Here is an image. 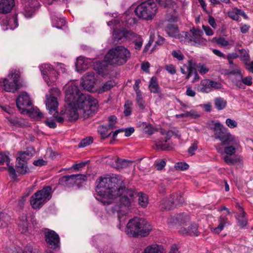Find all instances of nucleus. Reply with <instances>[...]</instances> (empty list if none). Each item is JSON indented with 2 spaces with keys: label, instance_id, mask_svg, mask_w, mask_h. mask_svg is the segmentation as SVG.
Wrapping results in <instances>:
<instances>
[{
  "label": "nucleus",
  "instance_id": "obj_1",
  "mask_svg": "<svg viewBox=\"0 0 253 253\" xmlns=\"http://www.w3.org/2000/svg\"><path fill=\"white\" fill-rule=\"evenodd\" d=\"M96 197L103 205L116 204L114 212L118 213L121 222L122 211L126 213L129 210L135 197H138V203L142 208H146L148 204L147 196L142 192L136 193L131 189L126 188L123 179L119 176L100 177L96 186Z\"/></svg>",
  "mask_w": 253,
  "mask_h": 253
},
{
  "label": "nucleus",
  "instance_id": "obj_2",
  "mask_svg": "<svg viewBox=\"0 0 253 253\" xmlns=\"http://www.w3.org/2000/svg\"><path fill=\"white\" fill-rule=\"evenodd\" d=\"M65 100L69 105H74L77 108L66 110L65 118L69 121L77 120L79 114L87 118L94 114L98 107V101L89 94L82 93L74 83L68 85Z\"/></svg>",
  "mask_w": 253,
  "mask_h": 253
},
{
  "label": "nucleus",
  "instance_id": "obj_3",
  "mask_svg": "<svg viewBox=\"0 0 253 253\" xmlns=\"http://www.w3.org/2000/svg\"><path fill=\"white\" fill-rule=\"evenodd\" d=\"M131 53L123 45H118L110 49L105 57V61L114 66L125 64L130 59Z\"/></svg>",
  "mask_w": 253,
  "mask_h": 253
},
{
  "label": "nucleus",
  "instance_id": "obj_4",
  "mask_svg": "<svg viewBox=\"0 0 253 253\" xmlns=\"http://www.w3.org/2000/svg\"><path fill=\"white\" fill-rule=\"evenodd\" d=\"M151 230V225L146 220L135 217L129 220L126 228V232L129 236L135 237L136 236H146Z\"/></svg>",
  "mask_w": 253,
  "mask_h": 253
},
{
  "label": "nucleus",
  "instance_id": "obj_5",
  "mask_svg": "<svg viewBox=\"0 0 253 253\" xmlns=\"http://www.w3.org/2000/svg\"><path fill=\"white\" fill-rule=\"evenodd\" d=\"M158 7L153 0H147L139 4L135 8L136 15L140 19L152 20L157 12Z\"/></svg>",
  "mask_w": 253,
  "mask_h": 253
},
{
  "label": "nucleus",
  "instance_id": "obj_6",
  "mask_svg": "<svg viewBox=\"0 0 253 253\" xmlns=\"http://www.w3.org/2000/svg\"><path fill=\"white\" fill-rule=\"evenodd\" d=\"M213 131L214 137L219 140L222 145H225L230 143L236 144L235 136L230 132L225 131V127L219 122L215 123L214 126L211 127Z\"/></svg>",
  "mask_w": 253,
  "mask_h": 253
},
{
  "label": "nucleus",
  "instance_id": "obj_7",
  "mask_svg": "<svg viewBox=\"0 0 253 253\" xmlns=\"http://www.w3.org/2000/svg\"><path fill=\"white\" fill-rule=\"evenodd\" d=\"M213 131L214 137L219 140L222 145H225L230 143L236 144L235 136L230 132L225 131V127L219 122L215 123L214 126L211 127Z\"/></svg>",
  "mask_w": 253,
  "mask_h": 253
},
{
  "label": "nucleus",
  "instance_id": "obj_8",
  "mask_svg": "<svg viewBox=\"0 0 253 253\" xmlns=\"http://www.w3.org/2000/svg\"><path fill=\"white\" fill-rule=\"evenodd\" d=\"M51 187H44L42 190L36 192L31 198L30 203L33 208L40 209L51 198Z\"/></svg>",
  "mask_w": 253,
  "mask_h": 253
},
{
  "label": "nucleus",
  "instance_id": "obj_9",
  "mask_svg": "<svg viewBox=\"0 0 253 253\" xmlns=\"http://www.w3.org/2000/svg\"><path fill=\"white\" fill-rule=\"evenodd\" d=\"M19 78V72L15 69L11 70L7 77L3 79V89L6 92H15L20 87Z\"/></svg>",
  "mask_w": 253,
  "mask_h": 253
},
{
  "label": "nucleus",
  "instance_id": "obj_10",
  "mask_svg": "<svg viewBox=\"0 0 253 253\" xmlns=\"http://www.w3.org/2000/svg\"><path fill=\"white\" fill-rule=\"evenodd\" d=\"M203 35V32L201 30L193 27L188 32H182V36L193 44L198 45L203 44L205 42L202 37Z\"/></svg>",
  "mask_w": 253,
  "mask_h": 253
},
{
  "label": "nucleus",
  "instance_id": "obj_11",
  "mask_svg": "<svg viewBox=\"0 0 253 253\" xmlns=\"http://www.w3.org/2000/svg\"><path fill=\"white\" fill-rule=\"evenodd\" d=\"M221 87L222 84L218 82L210 79H203L196 88L198 92L208 93L214 89L221 88Z\"/></svg>",
  "mask_w": 253,
  "mask_h": 253
},
{
  "label": "nucleus",
  "instance_id": "obj_12",
  "mask_svg": "<svg viewBox=\"0 0 253 253\" xmlns=\"http://www.w3.org/2000/svg\"><path fill=\"white\" fill-rule=\"evenodd\" d=\"M43 78L48 85H51L56 80V71L50 64H43L39 66Z\"/></svg>",
  "mask_w": 253,
  "mask_h": 253
},
{
  "label": "nucleus",
  "instance_id": "obj_13",
  "mask_svg": "<svg viewBox=\"0 0 253 253\" xmlns=\"http://www.w3.org/2000/svg\"><path fill=\"white\" fill-rule=\"evenodd\" d=\"M231 74L235 75L236 80L233 81L235 84L240 88L244 89V84L250 86L252 84V78L251 76L243 78L240 70L237 68L234 71L231 72Z\"/></svg>",
  "mask_w": 253,
  "mask_h": 253
},
{
  "label": "nucleus",
  "instance_id": "obj_14",
  "mask_svg": "<svg viewBox=\"0 0 253 253\" xmlns=\"http://www.w3.org/2000/svg\"><path fill=\"white\" fill-rule=\"evenodd\" d=\"M25 6L23 10V14L26 18L32 17L35 11L40 6L39 2L38 0H24Z\"/></svg>",
  "mask_w": 253,
  "mask_h": 253
},
{
  "label": "nucleus",
  "instance_id": "obj_15",
  "mask_svg": "<svg viewBox=\"0 0 253 253\" xmlns=\"http://www.w3.org/2000/svg\"><path fill=\"white\" fill-rule=\"evenodd\" d=\"M45 97V104L46 109L48 110L50 114L55 115L57 113L59 105L57 98L53 96L52 92L46 94Z\"/></svg>",
  "mask_w": 253,
  "mask_h": 253
},
{
  "label": "nucleus",
  "instance_id": "obj_16",
  "mask_svg": "<svg viewBox=\"0 0 253 253\" xmlns=\"http://www.w3.org/2000/svg\"><path fill=\"white\" fill-rule=\"evenodd\" d=\"M32 104V100L26 92H22L16 99L17 106L22 112L25 110L26 107L30 106Z\"/></svg>",
  "mask_w": 253,
  "mask_h": 253
},
{
  "label": "nucleus",
  "instance_id": "obj_17",
  "mask_svg": "<svg viewBox=\"0 0 253 253\" xmlns=\"http://www.w3.org/2000/svg\"><path fill=\"white\" fill-rule=\"evenodd\" d=\"M94 73L92 72L87 73L83 78L81 85L82 87L88 91H92L95 83Z\"/></svg>",
  "mask_w": 253,
  "mask_h": 253
},
{
  "label": "nucleus",
  "instance_id": "obj_18",
  "mask_svg": "<svg viewBox=\"0 0 253 253\" xmlns=\"http://www.w3.org/2000/svg\"><path fill=\"white\" fill-rule=\"evenodd\" d=\"M165 31L169 36L182 41V32L180 33L178 26L176 24L169 23L165 27Z\"/></svg>",
  "mask_w": 253,
  "mask_h": 253
},
{
  "label": "nucleus",
  "instance_id": "obj_19",
  "mask_svg": "<svg viewBox=\"0 0 253 253\" xmlns=\"http://www.w3.org/2000/svg\"><path fill=\"white\" fill-rule=\"evenodd\" d=\"M91 62V61L90 59L80 56L77 58L76 63V68L77 71L82 73V72L85 71L88 68Z\"/></svg>",
  "mask_w": 253,
  "mask_h": 253
},
{
  "label": "nucleus",
  "instance_id": "obj_20",
  "mask_svg": "<svg viewBox=\"0 0 253 253\" xmlns=\"http://www.w3.org/2000/svg\"><path fill=\"white\" fill-rule=\"evenodd\" d=\"M132 31L126 30V29L123 30H114L113 36L114 42H120L123 41L124 39L128 40L129 39V33Z\"/></svg>",
  "mask_w": 253,
  "mask_h": 253
},
{
  "label": "nucleus",
  "instance_id": "obj_21",
  "mask_svg": "<svg viewBox=\"0 0 253 253\" xmlns=\"http://www.w3.org/2000/svg\"><path fill=\"white\" fill-rule=\"evenodd\" d=\"M35 153V149L33 147H28L24 151H19L17 154V158L19 161L26 162L32 157Z\"/></svg>",
  "mask_w": 253,
  "mask_h": 253
},
{
  "label": "nucleus",
  "instance_id": "obj_22",
  "mask_svg": "<svg viewBox=\"0 0 253 253\" xmlns=\"http://www.w3.org/2000/svg\"><path fill=\"white\" fill-rule=\"evenodd\" d=\"M179 232L183 235L190 236H198L199 235V231L198 230V225L195 223H192L188 228V230L185 228H181Z\"/></svg>",
  "mask_w": 253,
  "mask_h": 253
},
{
  "label": "nucleus",
  "instance_id": "obj_23",
  "mask_svg": "<svg viewBox=\"0 0 253 253\" xmlns=\"http://www.w3.org/2000/svg\"><path fill=\"white\" fill-rule=\"evenodd\" d=\"M14 5V0H1L0 1V13L9 12Z\"/></svg>",
  "mask_w": 253,
  "mask_h": 253
},
{
  "label": "nucleus",
  "instance_id": "obj_24",
  "mask_svg": "<svg viewBox=\"0 0 253 253\" xmlns=\"http://www.w3.org/2000/svg\"><path fill=\"white\" fill-rule=\"evenodd\" d=\"M129 39L128 40L131 41L135 44L134 48L136 50H140L143 44L142 38L133 32L129 33Z\"/></svg>",
  "mask_w": 253,
  "mask_h": 253
},
{
  "label": "nucleus",
  "instance_id": "obj_25",
  "mask_svg": "<svg viewBox=\"0 0 253 253\" xmlns=\"http://www.w3.org/2000/svg\"><path fill=\"white\" fill-rule=\"evenodd\" d=\"M142 253H165L162 245L154 244L148 246Z\"/></svg>",
  "mask_w": 253,
  "mask_h": 253
},
{
  "label": "nucleus",
  "instance_id": "obj_26",
  "mask_svg": "<svg viewBox=\"0 0 253 253\" xmlns=\"http://www.w3.org/2000/svg\"><path fill=\"white\" fill-rule=\"evenodd\" d=\"M235 140L236 141V144H234V143H230L229 144H226V145H228L224 148V152L227 155H233L236 152V149L240 146V141L238 138L235 137Z\"/></svg>",
  "mask_w": 253,
  "mask_h": 253
},
{
  "label": "nucleus",
  "instance_id": "obj_27",
  "mask_svg": "<svg viewBox=\"0 0 253 253\" xmlns=\"http://www.w3.org/2000/svg\"><path fill=\"white\" fill-rule=\"evenodd\" d=\"M178 197L177 195H172L170 198L162 201L161 205L163 208L170 210L174 207V198Z\"/></svg>",
  "mask_w": 253,
  "mask_h": 253
},
{
  "label": "nucleus",
  "instance_id": "obj_28",
  "mask_svg": "<svg viewBox=\"0 0 253 253\" xmlns=\"http://www.w3.org/2000/svg\"><path fill=\"white\" fill-rule=\"evenodd\" d=\"M50 13L53 26L58 29L61 28L65 24V19L63 18H59L51 11Z\"/></svg>",
  "mask_w": 253,
  "mask_h": 253
},
{
  "label": "nucleus",
  "instance_id": "obj_29",
  "mask_svg": "<svg viewBox=\"0 0 253 253\" xmlns=\"http://www.w3.org/2000/svg\"><path fill=\"white\" fill-rule=\"evenodd\" d=\"M16 166L17 171L20 174H25L30 172L27 168L26 162L19 161V159H16Z\"/></svg>",
  "mask_w": 253,
  "mask_h": 253
},
{
  "label": "nucleus",
  "instance_id": "obj_30",
  "mask_svg": "<svg viewBox=\"0 0 253 253\" xmlns=\"http://www.w3.org/2000/svg\"><path fill=\"white\" fill-rule=\"evenodd\" d=\"M218 221L219 223L218 226L212 229L213 232L217 234L219 233L225 226L230 224L228 219L225 216H220Z\"/></svg>",
  "mask_w": 253,
  "mask_h": 253
},
{
  "label": "nucleus",
  "instance_id": "obj_31",
  "mask_svg": "<svg viewBox=\"0 0 253 253\" xmlns=\"http://www.w3.org/2000/svg\"><path fill=\"white\" fill-rule=\"evenodd\" d=\"M149 88L150 91L154 93H158L160 92V87L156 77L153 76L151 78L149 82Z\"/></svg>",
  "mask_w": 253,
  "mask_h": 253
},
{
  "label": "nucleus",
  "instance_id": "obj_32",
  "mask_svg": "<svg viewBox=\"0 0 253 253\" xmlns=\"http://www.w3.org/2000/svg\"><path fill=\"white\" fill-rule=\"evenodd\" d=\"M156 145L158 149L163 151H169L172 149L171 145L167 142V141L160 139L156 142Z\"/></svg>",
  "mask_w": 253,
  "mask_h": 253
},
{
  "label": "nucleus",
  "instance_id": "obj_33",
  "mask_svg": "<svg viewBox=\"0 0 253 253\" xmlns=\"http://www.w3.org/2000/svg\"><path fill=\"white\" fill-rule=\"evenodd\" d=\"M18 224L19 230L21 233H24L27 232L28 230V223L25 215H23L19 217V221Z\"/></svg>",
  "mask_w": 253,
  "mask_h": 253
},
{
  "label": "nucleus",
  "instance_id": "obj_34",
  "mask_svg": "<svg viewBox=\"0 0 253 253\" xmlns=\"http://www.w3.org/2000/svg\"><path fill=\"white\" fill-rule=\"evenodd\" d=\"M48 247L53 250L60 248L59 238H45Z\"/></svg>",
  "mask_w": 253,
  "mask_h": 253
},
{
  "label": "nucleus",
  "instance_id": "obj_35",
  "mask_svg": "<svg viewBox=\"0 0 253 253\" xmlns=\"http://www.w3.org/2000/svg\"><path fill=\"white\" fill-rule=\"evenodd\" d=\"M175 223L184 224L190 220L189 216L184 213L177 214L175 217Z\"/></svg>",
  "mask_w": 253,
  "mask_h": 253
},
{
  "label": "nucleus",
  "instance_id": "obj_36",
  "mask_svg": "<svg viewBox=\"0 0 253 253\" xmlns=\"http://www.w3.org/2000/svg\"><path fill=\"white\" fill-rule=\"evenodd\" d=\"M116 163L115 168L117 169H122L127 167L132 164V161L126 159L117 158L115 161Z\"/></svg>",
  "mask_w": 253,
  "mask_h": 253
},
{
  "label": "nucleus",
  "instance_id": "obj_37",
  "mask_svg": "<svg viewBox=\"0 0 253 253\" xmlns=\"http://www.w3.org/2000/svg\"><path fill=\"white\" fill-rule=\"evenodd\" d=\"M140 126L143 129L144 132L149 135H152L156 131V128L150 123L142 122Z\"/></svg>",
  "mask_w": 253,
  "mask_h": 253
},
{
  "label": "nucleus",
  "instance_id": "obj_38",
  "mask_svg": "<svg viewBox=\"0 0 253 253\" xmlns=\"http://www.w3.org/2000/svg\"><path fill=\"white\" fill-rule=\"evenodd\" d=\"M215 107L218 110L224 109L227 105V101L221 97H217L214 99Z\"/></svg>",
  "mask_w": 253,
  "mask_h": 253
},
{
  "label": "nucleus",
  "instance_id": "obj_39",
  "mask_svg": "<svg viewBox=\"0 0 253 253\" xmlns=\"http://www.w3.org/2000/svg\"><path fill=\"white\" fill-rule=\"evenodd\" d=\"M116 85V83L114 81L110 80L106 82L101 87L98 89V92L102 93L107 91Z\"/></svg>",
  "mask_w": 253,
  "mask_h": 253
},
{
  "label": "nucleus",
  "instance_id": "obj_40",
  "mask_svg": "<svg viewBox=\"0 0 253 253\" xmlns=\"http://www.w3.org/2000/svg\"><path fill=\"white\" fill-rule=\"evenodd\" d=\"M60 182L66 186H70L76 183L75 177H72L71 175L63 176L60 179Z\"/></svg>",
  "mask_w": 253,
  "mask_h": 253
},
{
  "label": "nucleus",
  "instance_id": "obj_41",
  "mask_svg": "<svg viewBox=\"0 0 253 253\" xmlns=\"http://www.w3.org/2000/svg\"><path fill=\"white\" fill-rule=\"evenodd\" d=\"M6 27H3L4 30H7L8 29H14L18 26L17 19L16 17H13L10 18L8 22H5Z\"/></svg>",
  "mask_w": 253,
  "mask_h": 253
},
{
  "label": "nucleus",
  "instance_id": "obj_42",
  "mask_svg": "<svg viewBox=\"0 0 253 253\" xmlns=\"http://www.w3.org/2000/svg\"><path fill=\"white\" fill-rule=\"evenodd\" d=\"M29 116L36 120H40L43 117V114L38 108H32L28 111Z\"/></svg>",
  "mask_w": 253,
  "mask_h": 253
},
{
  "label": "nucleus",
  "instance_id": "obj_43",
  "mask_svg": "<svg viewBox=\"0 0 253 253\" xmlns=\"http://www.w3.org/2000/svg\"><path fill=\"white\" fill-rule=\"evenodd\" d=\"M196 69L194 68V63L192 60L188 61V66L187 67V73L186 79L189 80L192 74H194Z\"/></svg>",
  "mask_w": 253,
  "mask_h": 253
},
{
  "label": "nucleus",
  "instance_id": "obj_44",
  "mask_svg": "<svg viewBox=\"0 0 253 253\" xmlns=\"http://www.w3.org/2000/svg\"><path fill=\"white\" fill-rule=\"evenodd\" d=\"M238 225L243 228L247 224V219L245 217V213L243 212L241 215H238L236 217Z\"/></svg>",
  "mask_w": 253,
  "mask_h": 253
},
{
  "label": "nucleus",
  "instance_id": "obj_45",
  "mask_svg": "<svg viewBox=\"0 0 253 253\" xmlns=\"http://www.w3.org/2000/svg\"><path fill=\"white\" fill-rule=\"evenodd\" d=\"M108 127L106 126H99L98 128V133L103 139L109 137L112 134V133H108Z\"/></svg>",
  "mask_w": 253,
  "mask_h": 253
},
{
  "label": "nucleus",
  "instance_id": "obj_46",
  "mask_svg": "<svg viewBox=\"0 0 253 253\" xmlns=\"http://www.w3.org/2000/svg\"><path fill=\"white\" fill-rule=\"evenodd\" d=\"M42 235L44 236V237H59L58 234L54 231L48 228L42 230Z\"/></svg>",
  "mask_w": 253,
  "mask_h": 253
},
{
  "label": "nucleus",
  "instance_id": "obj_47",
  "mask_svg": "<svg viewBox=\"0 0 253 253\" xmlns=\"http://www.w3.org/2000/svg\"><path fill=\"white\" fill-rule=\"evenodd\" d=\"M9 217L7 214L0 213V226L5 227L8 224Z\"/></svg>",
  "mask_w": 253,
  "mask_h": 253
},
{
  "label": "nucleus",
  "instance_id": "obj_48",
  "mask_svg": "<svg viewBox=\"0 0 253 253\" xmlns=\"http://www.w3.org/2000/svg\"><path fill=\"white\" fill-rule=\"evenodd\" d=\"M10 126L12 127H22L25 126L24 123L20 120L17 119H12L9 120Z\"/></svg>",
  "mask_w": 253,
  "mask_h": 253
},
{
  "label": "nucleus",
  "instance_id": "obj_49",
  "mask_svg": "<svg viewBox=\"0 0 253 253\" xmlns=\"http://www.w3.org/2000/svg\"><path fill=\"white\" fill-rule=\"evenodd\" d=\"M166 165V161L165 159L157 160L154 164L155 168L158 170H162Z\"/></svg>",
  "mask_w": 253,
  "mask_h": 253
},
{
  "label": "nucleus",
  "instance_id": "obj_50",
  "mask_svg": "<svg viewBox=\"0 0 253 253\" xmlns=\"http://www.w3.org/2000/svg\"><path fill=\"white\" fill-rule=\"evenodd\" d=\"M159 4L164 7H174L175 3L173 0H156Z\"/></svg>",
  "mask_w": 253,
  "mask_h": 253
},
{
  "label": "nucleus",
  "instance_id": "obj_51",
  "mask_svg": "<svg viewBox=\"0 0 253 253\" xmlns=\"http://www.w3.org/2000/svg\"><path fill=\"white\" fill-rule=\"evenodd\" d=\"M136 101L139 108L140 109L143 110L145 109V101L143 99L141 93L136 94Z\"/></svg>",
  "mask_w": 253,
  "mask_h": 253
},
{
  "label": "nucleus",
  "instance_id": "obj_52",
  "mask_svg": "<svg viewBox=\"0 0 253 253\" xmlns=\"http://www.w3.org/2000/svg\"><path fill=\"white\" fill-rule=\"evenodd\" d=\"M237 9H238V8H234L233 10L229 11L227 13L228 16L230 18L236 21H238L239 19L238 11H237Z\"/></svg>",
  "mask_w": 253,
  "mask_h": 253
},
{
  "label": "nucleus",
  "instance_id": "obj_53",
  "mask_svg": "<svg viewBox=\"0 0 253 253\" xmlns=\"http://www.w3.org/2000/svg\"><path fill=\"white\" fill-rule=\"evenodd\" d=\"M174 167L176 170H185L188 169L189 165L186 163L178 162L174 165Z\"/></svg>",
  "mask_w": 253,
  "mask_h": 253
},
{
  "label": "nucleus",
  "instance_id": "obj_54",
  "mask_svg": "<svg viewBox=\"0 0 253 253\" xmlns=\"http://www.w3.org/2000/svg\"><path fill=\"white\" fill-rule=\"evenodd\" d=\"M122 22H125L126 24L131 25L135 23V19L131 17L130 15H124L122 17Z\"/></svg>",
  "mask_w": 253,
  "mask_h": 253
},
{
  "label": "nucleus",
  "instance_id": "obj_55",
  "mask_svg": "<svg viewBox=\"0 0 253 253\" xmlns=\"http://www.w3.org/2000/svg\"><path fill=\"white\" fill-rule=\"evenodd\" d=\"M93 141L91 137H88L83 139L81 142L79 144L78 146L80 148L84 147L87 145H89Z\"/></svg>",
  "mask_w": 253,
  "mask_h": 253
},
{
  "label": "nucleus",
  "instance_id": "obj_56",
  "mask_svg": "<svg viewBox=\"0 0 253 253\" xmlns=\"http://www.w3.org/2000/svg\"><path fill=\"white\" fill-rule=\"evenodd\" d=\"M171 55L174 58H176L179 61L183 60L184 57L183 54L179 50L172 51L171 52Z\"/></svg>",
  "mask_w": 253,
  "mask_h": 253
},
{
  "label": "nucleus",
  "instance_id": "obj_57",
  "mask_svg": "<svg viewBox=\"0 0 253 253\" xmlns=\"http://www.w3.org/2000/svg\"><path fill=\"white\" fill-rule=\"evenodd\" d=\"M195 111L191 110L189 112H186L185 113H182L178 115H176L175 117L177 119L180 118H185V117H192L195 116Z\"/></svg>",
  "mask_w": 253,
  "mask_h": 253
},
{
  "label": "nucleus",
  "instance_id": "obj_58",
  "mask_svg": "<svg viewBox=\"0 0 253 253\" xmlns=\"http://www.w3.org/2000/svg\"><path fill=\"white\" fill-rule=\"evenodd\" d=\"M216 42L221 46H226L229 44V42L222 37L218 38L216 41Z\"/></svg>",
  "mask_w": 253,
  "mask_h": 253
},
{
  "label": "nucleus",
  "instance_id": "obj_59",
  "mask_svg": "<svg viewBox=\"0 0 253 253\" xmlns=\"http://www.w3.org/2000/svg\"><path fill=\"white\" fill-rule=\"evenodd\" d=\"M226 125L231 128H233L237 126V123L234 120L227 119L226 120Z\"/></svg>",
  "mask_w": 253,
  "mask_h": 253
},
{
  "label": "nucleus",
  "instance_id": "obj_60",
  "mask_svg": "<svg viewBox=\"0 0 253 253\" xmlns=\"http://www.w3.org/2000/svg\"><path fill=\"white\" fill-rule=\"evenodd\" d=\"M117 118L115 116H111L109 118V123L108 126L110 129H113L115 127V124L116 122Z\"/></svg>",
  "mask_w": 253,
  "mask_h": 253
},
{
  "label": "nucleus",
  "instance_id": "obj_61",
  "mask_svg": "<svg viewBox=\"0 0 253 253\" xmlns=\"http://www.w3.org/2000/svg\"><path fill=\"white\" fill-rule=\"evenodd\" d=\"M174 195H177V197L176 196L174 198V205H176L177 204H181L184 202V199L181 194V193H176L174 194Z\"/></svg>",
  "mask_w": 253,
  "mask_h": 253
},
{
  "label": "nucleus",
  "instance_id": "obj_62",
  "mask_svg": "<svg viewBox=\"0 0 253 253\" xmlns=\"http://www.w3.org/2000/svg\"><path fill=\"white\" fill-rule=\"evenodd\" d=\"M33 248L31 245H29L25 247L24 249H19L16 253H32Z\"/></svg>",
  "mask_w": 253,
  "mask_h": 253
},
{
  "label": "nucleus",
  "instance_id": "obj_63",
  "mask_svg": "<svg viewBox=\"0 0 253 253\" xmlns=\"http://www.w3.org/2000/svg\"><path fill=\"white\" fill-rule=\"evenodd\" d=\"M44 122L50 128H54L56 127L55 122L51 119L48 118Z\"/></svg>",
  "mask_w": 253,
  "mask_h": 253
},
{
  "label": "nucleus",
  "instance_id": "obj_64",
  "mask_svg": "<svg viewBox=\"0 0 253 253\" xmlns=\"http://www.w3.org/2000/svg\"><path fill=\"white\" fill-rule=\"evenodd\" d=\"M197 67L199 69L200 73L202 75L207 73L209 71V69L205 65L199 64Z\"/></svg>",
  "mask_w": 253,
  "mask_h": 253
}]
</instances>
